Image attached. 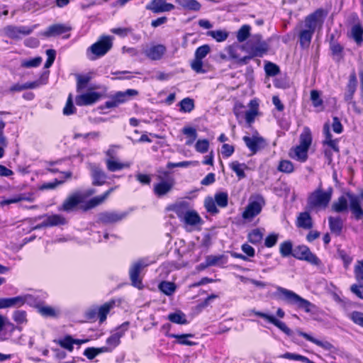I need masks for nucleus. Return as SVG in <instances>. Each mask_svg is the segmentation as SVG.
<instances>
[{
    "mask_svg": "<svg viewBox=\"0 0 363 363\" xmlns=\"http://www.w3.org/2000/svg\"><path fill=\"white\" fill-rule=\"evenodd\" d=\"M242 50L247 52L249 55L241 58L240 62L242 64H247L249 61L255 57H262L269 49L268 44L262 40L259 35H254L250 40L245 45H242Z\"/></svg>",
    "mask_w": 363,
    "mask_h": 363,
    "instance_id": "1",
    "label": "nucleus"
},
{
    "mask_svg": "<svg viewBox=\"0 0 363 363\" xmlns=\"http://www.w3.org/2000/svg\"><path fill=\"white\" fill-rule=\"evenodd\" d=\"M277 294L280 299L289 304L296 306L298 308L303 309L307 313L311 311V307H313V303L308 300L303 298L295 292L281 286L277 287Z\"/></svg>",
    "mask_w": 363,
    "mask_h": 363,
    "instance_id": "2",
    "label": "nucleus"
},
{
    "mask_svg": "<svg viewBox=\"0 0 363 363\" xmlns=\"http://www.w3.org/2000/svg\"><path fill=\"white\" fill-rule=\"evenodd\" d=\"M332 194L331 188L324 191L321 186H319L309 194L307 199V208L310 210L325 208L331 200Z\"/></svg>",
    "mask_w": 363,
    "mask_h": 363,
    "instance_id": "3",
    "label": "nucleus"
},
{
    "mask_svg": "<svg viewBox=\"0 0 363 363\" xmlns=\"http://www.w3.org/2000/svg\"><path fill=\"white\" fill-rule=\"evenodd\" d=\"M293 257L297 259L306 261L314 266L321 264L320 259L306 245H301L295 247Z\"/></svg>",
    "mask_w": 363,
    "mask_h": 363,
    "instance_id": "4",
    "label": "nucleus"
},
{
    "mask_svg": "<svg viewBox=\"0 0 363 363\" xmlns=\"http://www.w3.org/2000/svg\"><path fill=\"white\" fill-rule=\"evenodd\" d=\"M265 204L264 199L261 195H257L255 201L250 200L249 203L242 212V216L245 220H251L259 215Z\"/></svg>",
    "mask_w": 363,
    "mask_h": 363,
    "instance_id": "5",
    "label": "nucleus"
},
{
    "mask_svg": "<svg viewBox=\"0 0 363 363\" xmlns=\"http://www.w3.org/2000/svg\"><path fill=\"white\" fill-rule=\"evenodd\" d=\"M113 38L108 35H103L100 39L91 45L88 50L96 57H102L106 55L113 46Z\"/></svg>",
    "mask_w": 363,
    "mask_h": 363,
    "instance_id": "6",
    "label": "nucleus"
},
{
    "mask_svg": "<svg viewBox=\"0 0 363 363\" xmlns=\"http://www.w3.org/2000/svg\"><path fill=\"white\" fill-rule=\"evenodd\" d=\"M211 48L208 45H203L199 47L194 54V59L191 63V69L196 73H205L203 69L202 60L210 52Z\"/></svg>",
    "mask_w": 363,
    "mask_h": 363,
    "instance_id": "7",
    "label": "nucleus"
},
{
    "mask_svg": "<svg viewBox=\"0 0 363 363\" xmlns=\"http://www.w3.org/2000/svg\"><path fill=\"white\" fill-rule=\"evenodd\" d=\"M147 265V264H146L143 259H140L133 263L129 269V276L131 284L138 289H142L143 288L140 273Z\"/></svg>",
    "mask_w": 363,
    "mask_h": 363,
    "instance_id": "8",
    "label": "nucleus"
},
{
    "mask_svg": "<svg viewBox=\"0 0 363 363\" xmlns=\"http://www.w3.org/2000/svg\"><path fill=\"white\" fill-rule=\"evenodd\" d=\"M35 27V26L30 28L24 26H16L13 25H9L4 28L3 33L9 38L18 39L21 35H28L30 34Z\"/></svg>",
    "mask_w": 363,
    "mask_h": 363,
    "instance_id": "9",
    "label": "nucleus"
},
{
    "mask_svg": "<svg viewBox=\"0 0 363 363\" xmlns=\"http://www.w3.org/2000/svg\"><path fill=\"white\" fill-rule=\"evenodd\" d=\"M252 312L255 315L267 320L269 323L277 327L281 331H282L289 337L293 336L294 332L289 327H287V325L284 322L279 320L273 315L255 310H252Z\"/></svg>",
    "mask_w": 363,
    "mask_h": 363,
    "instance_id": "10",
    "label": "nucleus"
},
{
    "mask_svg": "<svg viewBox=\"0 0 363 363\" xmlns=\"http://www.w3.org/2000/svg\"><path fill=\"white\" fill-rule=\"evenodd\" d=\"M346 196L350 201V211L357 220H360L363 217V209L360 205L363 201V192L360 195L347 193Z\"/></svg>",
    "mask_w": 363,
    "mask_h": 363,
    "instance_id": "11",
    "label": "nucleus"
},
{
    "mask_svg": "<svg viewBox=\"0 0 363 363\" xmlns=\"http://www.w3.org/2000/svg\"><path fill=\"white\" fill-rule=\"evenodd\" d=\"M126 216L127 213L125 212L104 211L99 214L98 219L99 222L104 224H109L121 221L125 218Z\"/></svg>",
    "mask_w": 363,
    "mask_h": 363,
    "instance_id": "12",
    "label": "nucleus"
},
{
    "mask_svg": "<svg viewBox=\"0 0 363 363\" xmlns=\"http://www.w3.org/2000/svg\"><path fill=\"white\" fill-rule=\"evenodd\" d=\"M324 15V11L323 9H318L314 13L308 16L305 19V30L315 32V28L320 21Z\"/></svg>",
    "mask_w": 363,
    "mask_h": 363,
    "instance_id": "13",
    "label": "nucleus"
},
{
    "mask_svg": "<svg viewBox=\"0 0 363 363\" xmlns=\"http://www.w3.org/2000/svg\"><path fill=\"white\" fill-rule=\"evenodd\" d=\"M174 182L172 179L162 180L154 184L153 192L159 198L163 197L169 194L173 189Z\"/></svg>",
    "mask_w": 363,
    "mask_h": 363,
    "instance_id": "14",
    "label": "nucleus"
},
{
    "mask_svg": "<svg viewBox=\"0 0 363 363\" xmlns=\"http://www.w3.org/2000/svg\"><path fill=\"white\" fill-rule=\"evenodd\" d=\"M145 8L155 13H159L170 11L174 9V6L172 4L167 3L166 0H152L149 4L146 5Z\"/></svg>",
    "mask_w": 363,
    "mask_h": 363,
    "instance_id": "15",
    "label": "nucleus"
},
{
    "mask_svg": "<svg viewBox=\"0 0 363 363\" xmlns=\"http://www.w3.org/2000/svg\"><path fill=\"white\" fill-rule=\"evenodd\" d=\"M242 140L252 154H255L265 146V141L262 137L244 136Z\"/></svg>",
    "mask_w": 363,
    "mask_h": 363,
    "instance_id": "16",
    "label": "nucleus"
},
{
    "mask_svg": "<svg viewBox=\"0 0 363 363\" xmlns=\"http://www.w3.org/2000/svg\"><path fill=\"white\" fill-rule=\"evenodd\" d=\"M101 97V94L97 92H88L76 96L75 102L77 106H89L94 104Z\"/></svg>",
    "mask_w": 363,
    "mask_h": 363,
    "instance_id": "17",
    "label": "nucleus"
},
{
    "mask_svg": "<svg viewBox=\"0 0 363 363\" xmlns=\"http://www.w3.org/2000/svg\"><path fill=\"white\" fill-rule=\"evenodd\" d=\"M91 177L94 186H101L105 184L107 176L104 170L96 164H90Z\"/></svg>",
    "mask_w": 363,
    "mask_h": 363,
    "instance_id": "18",
    "label": "nucleus"
},
{
    "mask_svg": "<svg viewBox=\"0 0 363 363\" xmlns=\"http://www.w3.org/2000/svg\"><path fill=\"white\" fill-rule=\"evenodd\" d=\"M357 85V79L354 70H352L350 75L349 82L346 86V90L344 94L345 101H350L353 99V96L356 91Z\"/></svg>",
    "mask_w": 363,
    "mask_h": 363,
    "instance_id": "19",
    "label": "nucleus"
},
{
    "mask_svg": "<svg viewBox=\"0 0 363 363\" xmlns=\"http://www.w3.org/2000/svg\"><path fill=\"white\" fill-rule=\"evenodd\" d=\"M82 201V196L79 194H74L68 196L63 202L59 211L69 212L75 208Z\"/></svg>",
    "mask_w": 363,
    "mask_h": 363,
    "instance_id": "20",
    "label": "nucleus"
},
{
    "mask_svg": "<svg viewBox=\"0 0 363 363\" xmlns=\"http://www.w3.org/2000/svg\"><path fill=\"white\" fill-rule=\"evenodd\" d=\"M71 30V27L61 23H57L50 26L43 33L45 37L50 38L60 35Z\"/></svg>",
    "mask_w": 363,
    "mask_h": 363,
    "instance_id": "21",
    "label": "nucleus"
},
{
    "mask_svg": "<svg viewBox=\"0 0 363 363\" xmlns=\"http://www.w3.org/2000/svg\"><path fill=\"white\" fill-rule=\"evenodd\" d=\"M66 223L65 218L58 214L49 216L40 224H38L35 228L40 229L41 228L52 227L59 225H64Z\"/></svg>",
    "mask_w": 363,
    "mask_h": 363,
    "instance_id": "22",
    "label": "nucleus"
},
{
    "mask_svg": "<svg viewBox=\"0 0 363 363\" xmlns=\"http://www.w3.org/2000/svg\"><path fill=\"white\" fill-rule=\"evenodd\" d=\"M166 47L159 44L153 45L144 51L145 55L152 60H159L166 52Z\"/></svg>",
    "mask_w": 363,
    "mask_h": 363,
    "instance_id": "23",
    "label": "nucleus"
},
{
    "mask_svg": "<svg viewBox=\"0 0 363 363\" xmlns=\"http://www.w3.org/2000/svg\"><path fill=\"white\" fill-rule=\"evenodd\" d=\"M167 209L174 211L181 220L190 211L189 203L184 201L177 202L169 206Z\"/></svg>",
    "mask_w": 363,
    "mask_h": 363,
    "instance_id": "24",
    "label": "nucleus"
},
{
    "mask_svg": "<svg viewBox=\"0 0 363 363\" xmlns=\"http://www.w3.org/2000/svg\"><path fill=\"white\" fill-rule=\"evenodd\" d=\"M116 188L117 186L111 187L102 195L97 196L91 199L87 202L85 210L93 208L102 203Z\"/></svg>",
    "mask_w": 363,
    "mask_h": 363,
    "instance_id": "25",
    "label": "nucleus"
},
{
    "mask_svg": "<svg viewBox=\"0 0 363 363\" xmlns=\"http://www.w3.org/2000/svg\"><path fill=\"white\" fill-rule=\"evenodd\" d=\"M248 106L249 110L245 112V121L248 124H251L258 114L259 103L257 99H253L250 101Z\"/></svg>",
    "mask_w": 363,
    "mask_h": 363,
    "instance_id": "26",
    "label": "nucleus"
},
{
    "mask_svg": "<svg viewBox=\"0 0 363 363\" xmlns=\"http://www.w3.org/2000/svg\"><path fill=\"white\" fill-rule=\"evenodd\" d=\"M297 333L300 336H302L303 337H304L308 341L315 344L316 345L323 348L325 350L330 351L333 348V345L328 341H320L318 339L314 338L309 334L304 333V332H301L300 330H297Z\"/></svg>",
    "mask_w": 363,
    "mask_h": 363,
    "instance_id": "27",
    "label": "nucleus"
},
{
    "mask_svg": "<svg viewBox=\"0 0 363 363\" xmlns=\"http://www.w3.org/2000/svg\"><path fill=\"white\" fill-rule=\"evenodd\" d=\"M308 150L309 149L298 145L291 150L290 155L292 158L303 162L308 159Z\"/></svg>",
    "mask_w": 363,
    "mask_h": 363,
    "instance_id": "28",
    "label": "nucleus"
},
{
    "mask_svg": "<svg viewBox=\"0 0 363 363\" xmlns=\"http://www.w3.org/2000/svg\"><path fill=\"white\" fill-rule=\"evenodd\" d=\"M166 336L177 339V342L179 345L193 346L196 344V342L188 340L189 337H194V335L191 334V333L181 334V335L174 334V333H167Z\"/></svg>",
    "mask_w": 363,
    "mask_h": 363,
    "instance_id": "29",
    "label": "nucleus"
},
{
    "mask_svg": "<svg viewBox=\"0 0 363 363\" xmlns=\"http://www.w3.org/2000/svg\"><path fill=\"white\" fill-rule=\"evenodd\" d=\"M297 225L304 229L312 228L313 221L309 213L303 212L299 214L297 218Z\"/></svg>",
    "mask_w": 363,
    "mask_h": 363,
    "instance_id": "30",
    "label": "nucleus"
},
{
    "mask_svg": "<svg viewBox=\"0 0 363 363\" xmlns=\"http://www.w3.org/2000/svg\"><path fill=\"white\" fill-rule=\"evenodd\" d=\"M182 221L189 225H196L201 223L202 219L196 211L190 210L182 218Z\"/></svg>",
    "mask_w": 363,
    "mask_h": 363,
    "instance_id": "31",
    "label": "nucleus"
},
{
    "mask_svg": "<svg viewBox=\"0 0 363 363\" xmlns=\"http://www.w3.org/2000/svg\"><path fill=\"white\" fill-rule=\"evenodd\" d=\"M312 143V135L308 127H304L299 136V145L309 149Z\"/></svg>",
    "mask_w": 363,
    "mask_h": 363,
    "instance_id": "32",
    "label": "nucleus"
},
{
    "mask_svg": "<svg viewBox=\"0 0 363 363\" xmlns=\"http://www.w3.org/2000/svg\"><path fill=\"white\" fill-rule=\"evenodd\" d=\"M138 91L135 89H127L125 91H118L114 95V98L118 104L128 101L130 97L138 95Z\"/></svg>",
    "mask_w": 363,
    "mask_h": 363,
    "instance_id": "33",
    "label": "nucleus"
},
{
    "mask_svg": "<svg viewBox=\"0 0 363 363\" xmlns=\"http://www.w3.org/2000/svg\"><path fill=\"white\" fill-rule=\"evenodd\" d=\"M115 304L114 301H110L105 303L104 305L101 306L99 308H97L98 318H99V322L103 323L106 320L108 313L110 312L111 309L113 307Z\"/></svg>",
    "mask_w": 363,
    "mask_h": 363,
    "instance_id": "34",
    "label": "nucleus"
},
{
    "mask_svg": "<svg viewBox=\"0 0 363 363\" xmlns=\"http://www.w3.org/2000/svg\"><path fill=\"white\" fill-rule=\"evenodd\" d=\"M105 162L106 164L107 169L112 172L121 170L124 168H128L130 165V163L128 162L122 163L116 160H106Z\"/></svg>",
    "mask_w": 363,
    "mask_h": 363,
    "instance_id": "35",
    "label": "nucleus"
},
{
    "mask_svg": "<svg viewBox=\"0 0 363 363\" xmlns=\"http://www.w3.org/2000/svg\"><path fill=\"white\" fill-rule=\"evenodd\" d=\"M31 298L30 295H24V296H18L12 298H7L9 307L12 308H19L24 305L29 298Z\"/></svg>",
    "mask_w": 363,
    "mask_h": 363,
    "instance_id": "36",
    "label": "nucleus"
},
{
    "mask_svg": "<svg viewBox=\"0 0 363 363\" xmlns=\"http://www.w3.org/2000/svg\"><path fill=\"white\" fill-rule=\"evenodd\" d=\"M176 2L182 8L190 11H197L201 7V4L196 0H176Z\"/></svg>",
    "mask_w": 363,
    "mask_h": 363,
    "instance_id": "37",
    "label": "nucleus"
},
{
    "mask_svg": "<svg viewBox=\"0 0 363 363\" xmlns=\"http://www.w3.org/2000/svg\"><path fill=\"white\" fill-rule=\"evenodd\" d=\"M294 248L291 240H285L279 245V253L283 257H293Z\"/></svg>",
    "mask_w": 363,
    "mask_h": 363,
    "instance_id": "38",
    "label": "nucleus"
},
{
    "mask_svg": "<svg viewBox=\"0 0 363 363\" xmlns=\"http://www.w3.org/2000/svg\"><path fill=\"white\" fill-rule=\"evenodd\" d=\"M348 200L345 196H341L337 201H335L332 205V209L335 212L341 213L347 210Z\"/></svg>",
    "mask_w": 363,
    "mask_h": 363,
    "instance_id": "39",
    "label": "nucleus"
},
{
    "mask_svg": "<svg viewBox=\"0 0 363 363\" xmlns=\"http://www.w3.org/2000/svg\"><path fill=\"white\" fill-rule=\"evenodd\" d=\"M330 231L336 235H340L342 229V221L340 217H330L328 218Z\"/></svg>",
    "mask_w": 363,
    "mask_h": 363,
    "instance_id": "40",
    "label": "nucleus"
},
{
    "mask_svg": "<svg viewBox=\"0 0 363 363\" xmlns=\"http://www.w3.org/2000/svg\"><path fill=\"white\" fill-rule=\"evenodd\" d=\"M167 319L170 322L176 324L186 325L188 323L185 314L180 311L169 313Z\"/></svg>",
    "mask_w": 363,
    "mask_h": 363,
    "instance_id": "41",
    "label": "nucleus"
},
{
    "mask_svg": "<svg viewBox=\"0 0 363 363\" xmlns=\"http://www.w3.org/2000/svg\"><path fill=\"white\" fill-rule=\"evenodd\" d=\"M230 167L236 174L239 179H243L246 177L244 170L245 169H247V167L245 163H240L238 161H234L230 164Z\"/></svg>",
    "mask_w": 363,
    "mask_h": 363,
    "instance_id": "42",
    "label": "nucleus"
},
{
    "mask_svg": "<svg viewBox=\"0 0 363 363\" xmlns=\"http://www.w3.org/2000/svg\"><path fill=\"white\" fill-rule=\"evenodd\" d=\"M351 37L359 45L363 40V27L359 24L354 25L351 28Z\"/></svg>",
    "mask_w": 363,
    "mask_h": 363,
    "instance_id": "43",
    "label": "nucleus"
},
{
    "mask_svg": "<svg viewBox=\"0 0 363 363\" xmlns=\"http://www.w3.org/2000/svg\"><path fill=\"white\" fill-rule=\"evenodd\" d=\"M313 32L302 30L299 33L300 45L302 48L308 47L311 41Z\"/></svg>",
    "mask_w": 363,
    "mask_h": 363,
    "instance_id": "44",
    "label": "nucleus"
},
{
    "mask_svg": "<svg viewBox=\"0 0 363 363\" xmlns=\"http://www.w3.org/2000/svg\"><path fill=\"white\" fill-rule=\"evenodd\" d=\"M280 358L288 359L291 360L295 361H301L304 363H315L314 362L310 360L308 357L295 353L286 352L279 356Z\"/></svg>",
    "mask_w": 363,
    "mask_h": 363,
    "instance_id": "45",
    "label": "nucleus"
},
{
    "mask_svg": "<svg viewBox=\"0 0 363 363\" xmlns=\"http://www.w3.org/2000/svg\"><path fill=\"white\" fill-rule=\"evenodd\" d=\"M263 238V233L258 228L252 230L248 233L247 239L253 245H257L261 242Z\"/></svg>",
    "mask_w": 363,
    "mask_h": 363,
    "instance_id": "46",
    "label": "nucleus"
},
{
    "mask_svg": "<svg viewBox=\"0 0 363 363\" xmlns=\"http://www.w3.org/2000/svg\"><path fill=\"white\" fill-rule=\"evenodd\" d=\"M216 203L213 198L207 196L204 200V207L207 212L211 214L215 215L219 213V210L216 207Z\"/></svg>",
    "mask_w": 363,
    "mask_h": 363,
    "instance_id": "47",
    "label": "nucleus"
},
{
    "mask_svg": "<svg viewBox=\"0 0 363 363\" xmlns=\"http://www.w3.org/2000/svg\"><path fill=\"white\" fill-rule=\"evenodd\" d=\"M242 50V46L238 45H230L227 48V52L231 59L235 60L239 65H243L244 64L240 62V55H238V50Z\"/></svg>",
    "mask_w": 363,
    "mask_h": 363,
    "instance_id": "48",
    "label": "nucleus"
},
{
    "mask_svg": "<svg viewBox=\"0 0 363 363\" xmlns=\"http://www.w3.org/2000/svg\"><path fill=\"white\" fill-rule=\"evenodd\" d=\"M160 290L167 296H171L176 290V286L174 283L169 281H162L159 284Z\"/></svg>",
    "mask_w": 363,
    "mask_h": 363,
    "instance_id": "49",
    "label": "nucleus"
},
{
    "mask_svg": "<svg viewBox=\"0 0 363 363\" xmlns=\"http://www.w3.org/2000/svg\"><path fill=\"white\" fill-rule=\"evenodd\" d=\"M179 104L180 106V111L184 113H190L195 107L194 101L190 98H184Z\"/></svg>",
    "mask_w": 363,
    "mask_h": 363,
    "instance_id": "50",
    "label": "nucleus"
},
{
    "mask_svg": "<svg viewBox=\"0 0 363 363\" xmlns=\"http://www.w3.org/2000/svg\"><path fill=\"white\" fill-rule=\"evenodd\" d=\"M207 35L212 37L217 42H223L228 37V33L223 30H210L207 32Z\"/></svg>",
    "mask_w": 363,
    "mask_h": 363,
    "instance_id": "51",
    "label": "nucleus"
},
{
    "mask_svg": "<svg viewBox=\"0 0 363 363\" xmlns=\"http://www.w3.org/2000/svg\"><path fill=\"white\" fill-rule=\"evenodd\" d=\"M214 200L218 206L225 208L228 203V195L226 192H218L214 196Z\"/></svg>",
    "mask_w": 363,
    "mask_h": 363,
    "instance_id": "52",
    "label": "nucleus"
},
{
    "mask_svg": "<svg viewBox=\"0 0 363 363\" xmlns=\"http://www.w3.org/2000/svg\"><path fill=\"white\" fill-rule=\"evenodd\" d=\"M57 342L62 347L72 352L73 350V345L74 342H77V339H73L70 335H67L65 338L59 340Z\"/></svg>",
    "mask_w": 363,
    "mask_h": 363,
    "instance_id": "53",
    "label": "nucleus"
},
{
    "mask_svg": "<svg viewBox=\"0 0 363 363\" xmlns=\"http://www.w3.org/2000/svg\"><path fill=\"white\" fill-rule=\"evenodd\" d=\"M224 258V255H208L205 259L207 262V265L211 267L225 264L226 261H223Z\"/></svg>",
    "mask_w": 363,
    "mask_h": 363,
    "instance_id": "54",
    "label": "nucleus"
},
{
    "mask_svg": "<svg viewBox=\"0 0 363 363\" xmlns=\"http://www.w3.org/2000/svg\"><path fill=\"white\" fill-rule=\"evenodd\" d=\"M250 26L248 25L242 26L238 31L237 40L242 43L246 40L250 34Z\"/></svg>",
    "mask_w": 363,
    "mask_h": 363,
    "instance_id": "55",
    "label": "nucleus"
},
{
    "mask_svg": "<svg viewBox=\"0 0 363 363\" xmlns=\"http://www.w3.org/2000/svg\"><path fill=\"white\" fill-rule=\"evenodd\" d=\"M77 91L80 92L84 89L87 84L91 80V77L89 75H80L77 74Z\"/></svg>",
    "mask_w": 363,
    "mask_h": 363,
    "instance_id": "56",
    "label": "nucleus"
},
{
    "mask_svg": "<svg viewBox=\"0 0 363 363\" xmlns=\"http://www.w3.org/2000/svg\"><path fill=\"white\" fill-rule=\"evenodd\" d=\"M42 62V57H36L30 60H24L21 62V67L26 68L37 67Z\"/></svg>",
    "mask_w": 363,
    "mask_h": 363,
    "instance_id": "57",
    "label": "nucleus"
},
{
    "mask_svg": "<svg viewBox=\"0 0 363 363\" xmlns=\"http://www.w3.org/2000/svg\"><path fill=\"white\" fill-rule=\"evenodd\" d=\"M13 319L17 324H23L26 323L27 315L26 311H16L13 313Z\"/></svg>",
    "mask_w": 363,
    "mask_h": 363,
    "instance_id": "58",
    "label": "nucleus"
},
{
    "mask_svg": "<svg viewBox=\"0 0 363 363\" xmlns=\"http://www.w3.org/2000/svg\"><path fill=\"white\" fill-rule=\"evenodd\" d=\"M278 169L284 173H291L294 171V164L289 160H281L279 162Z\"/></svg>",
    "mask_w": 363,
    "mask_h": 363,
    "instance_id": "59",
    "label": "nucleus"
},
{
    "mask_svg": "<svg viewBox=\"0 0 363 363\" xmlns=\"http://www.w3.org/2000/svg\"><path fill=\"white\" fill-rule=\"evenodd\" d=\"M208 147L209 142L206 139L198 140L195 145L196 150L201 153H206L208 152Z\"/></svg>",
    "mask_w": 363,
    "mask_h": 363,
    "instance_id": "60",
    "label": "nucleus"
},
{
    "mask_svg": "<svg viewBox=\"0 0 363 363\" xmlns=\"http://www.w3.org/2000/svg\"><path fill=\"white\" fill-rule=\"evenodd\" d=\"M75 110L76 108L73 104L72 95L69 94L67 98L66 105L63 108V113L66 116H69L73 114L75 112Z\"/></svg>",
    "mask_w": 363,
    "mask_h": 363,
    "instance_id": "61",
    "label": "nucleus"
},
{
    "mask_svg": "<svg viewBox=\"0 0 363 363\" xmlns=\"http://www.w3.org/2000/svg\"><path fill=\"white\" fill-rule=\"evenodd\" d=\"M266 74L269 76H275L279 72V68L275 64L268 62L264 67Z\"/></svg>",
    "mask_w": 363,
    "mask_h": 363,
    "instance_id": "62",
    "label": "nucleus"
},
{
    "mask_svg": "<svg viewBox=\"0 0 363 363\" xmlns=\"http://www.w3.org/2000/svg\"><path fill=\"white\" fill-rule=\"evenodd\" d=\"M349 318L357 325L363 327V313L359 311H353L350 313Z\"/></svg>",
    "mask_w": 363,
    "mask_h": 363,
    "instance_id": "63",
    "label": "nucleus"
},
{
    "mask_svg": "<svg viewBox=\"0 0 363 363\" xmlns=\"http://www.w3.org/2000/svg\"><path fill=\"white\" fill-rule=\"evenodd\" d=\"M311 100L315 107H319L323 104V100L320 97V93L317 90L311 91Z\"/></svg>",
    "mask_w": 363,
    "mask_h": 363,
    "instance_id": "64",
    "label": "nucleus"
}]
</instances>
